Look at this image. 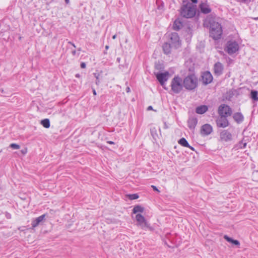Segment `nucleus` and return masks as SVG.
I'll return each mask as SVG.
<instances>
[{
    "label": "nucleus",
    "mask_w": 258,
    "mask_h": 258,
    "mask_svg": "<svg viewBox=\"0 0 258 258\" xmlns=\"http://www.w3.org/2000/svg\"><path fill=\"white\" fill-rule=\"evenodd\" d=\"M209 24L210 30V36L215 40H218L221 37L222 34V26L218 22L211 20V18L207 17L205 20V24Z\"/></svg>",
    "instance_id": "f257e3e1"
},
{
    "label": "nucleus",
    "mask_w": 258,
    "mask_h": 258,
    "mask_svg": "<svg viewBox=\"0 0 258 258\" xmlns=\"http://www.w3.org/2000/svg\"><path fill=\"white\" fill-rule=\"evenodd\" d=\"M197 6L189 2L184 4L181 9V15L186 18L194 17L196 13Z\"/></svg>",
    "instance_id": "f03ea898"
},
{
    "label": "nucleus",
    "mask_w": 258,
    "mask_h": 258,
    "mask_svg": "<svg viewBox=\"0 0 258 258\" xmlns=\"http://www.w3.org/2000/svg\"><path fill=\"white\" fill-rule=\"evenodd\" d=\"M183 86L188 90H192L198 86V80L195 74H189L183 79Z\"/></svg>",
    "instance_id": "7ed1b4c3"
},
{
    "label": "nucleus",
    "mask_w": 258,
    "mask_h": 258,
    "mask_svg": "<svg viewBox=\"0 0 258 258\" xmlns=\"http://www.w3.org/2000/svg\"><path fill=\"white\" fill-rule=\"evenodd\" d=\"M171 91L175 94L179 93L183 89V81L178 75L175 76L170 83Z\"/></svg>",
    "instance_id": "20e7f679"
},
{
    "label": "nucleus",
    "mask_w": 258,
    "mask_h": 258,
    "mask_svg": "<svg viewBox=\"0 0 258 258\" xmlns=\"http://www.w3.org/2000/svg\"><path fill=\"white\" fill-rule=\"evenodd\" d=\"M166 37L168 38V42L174 48H178L181 46V40L177 33H167Z\"/></svg>",
    "instance_id": "39448f33"
},
{
    "label": "nucleus",
    "mask_w": 258,
    "mask_h": 258,
    "mask_svg": "<svg viewBox=\"0 0 258 258\" xmlns=\"http://www.w3.org/2000/svg\"><path fill=\"white\" fill-rule=\"evenodd\" d=\"M218 113L219 116L228 117L231 115L232 113V110L228 105L225 104H222L219 106Z\"/></svg>",
    "instance_id": "423d86ee"
},
{
    "label": "nucleus",
    "mask_w": 258,
    "mask_h": 258,
    "mask_svg": "<svg viewBox=\"0 0 258 258\" xmlns=\"http://www.w3.org/2000/svg\"><path fill=\"white\" fill-rule=\"evenodd\" d=\"M136 219L137 221L138 225H139L141 228L143 229L148 228L151 231L153 230V228L149 225L145 217L141 214H138L136 216Z\"/></svg>",
    "instance_id": "0eeeda50"
},
{
    "label": "nucleus",
    "mask_w": 258,
    "mask_h": 258,
    "mask_svg": "<svg viewBox=\"0 0 258 258\" xmlns=\"http://www.w3.org/2000/svg\"><path fill=\"white\" fill-rule=\"evenodd\" d=\"M239 49L238 44L235 41H229L227 42L226 47L225 50L229 54L231 55Z\"/></svg>",
    "instance_id": "6e6552de"
},
{
    "label": "nucleus",
    "mask_w": 258,
    "mask_h": 258,
    "mask_svg": "<svg viewBox=\"0 0 258 258\" xmlns=\"http://www.w3.org/2000/svg\"><path fill=\"white\" fill-rule=\"evenodd\" d=\"M169 73L165 72L164 73H158L156 74V77L160 84L163 86L168 80L169 77Z\"/></svg>",
    "instance_id": "1a4fd4ad"
},
{
    "label": "nucleus",
    "mask_w": 258,
    "mask_h": 258,
    "mask_svg": "<svg viewBox=\"0 0 258 258\" xmlns=\"http://www.w3.org/2000/svg\"><path fill=\"white\" fill-rule=\"evenodd\" d=\"M227 117L223 116H219L216 120L217 127L225 128L228 126L229 123Z\"/></svg>",
    "instance_id": "9d476101"
},
{
    "label": "nucleus",
    "mask_w": 258,
    "mask_h": 258,
    "mask_svg": "<svg viewBox=\"0 0 258 258\" xmlns=\"http://www.w3.org/2000/svg\"><path fill=\"white\" fill-rule=\"evenodd\" d=\"M213 78L209 71H206L202 75V82L204 85H208L213 81Z\"/></svg>",
    "instance_id": "9b49d317"
},
{
    "label": "nucleus",
    "mask_w": 258,
    "mask_h": 258,
    "mask_svg": "<svg viewBox=\"0 0 258 258\" xmlns=\"http://www.w3.org/2000/svg\"><path fill=\"white\" fill-rule=\"evenodd\" d=\"M223 65L221 62L218 61L215 63L213 70L215 76H221L223 74Z\"/></svg>",
    "instance_id": "f8f14e48"
},
{
    "label": "nucleus",
    "mask_w": 258,
    "mask_h": 258,
    "mask_svg": "<svg viewBox=\"0 0 258 258\" xmlns=\"http://www.w3.org/2000/svg\"><path fill=\"white\" fill-rule=\"evenodd\" d=\"M199 8L201 13L204 14H209L212 11L210 5L207 2L201 3L199 5Z\"/></svg>",
    "instance_id": "ddd939ff"
},
{
    "label": "nucleus",
    "mask_w": 258,
    "mask_h": 258,
    "mask_svg": "<svg viewBox=\"0 0 258 258\" xmlns=\"http://www.w3.org/2000/svg\"><path fill=\"white\" fill-rule=\"evenodd\" d=\"M213 131L212 126L209 124H205L202 126L201 134L203 136H208Z\"/></svg>",
    "instance_id": "4468645a"
},
{
    "label": "nucleus",
    "mask_w": 258,
    "mask_h": 258,
    "mask_svg": "<svg viewBox=\"0 0 258 258\" xmlns=\"http://www.w3.org/2000/svg\"><path fill=\"white\" fill-rule=\"evenodd\" d=\"M220 137L222 140L225 142L230 141L232 139V134L227 130L222 131L220 133Z\"/></svg>",
    "instance_id": "2eb2a0df"
},
{
    "label": "nucleus",
    "mask_w": 258,
    "mask_h": 258,
    "mask_svg": "<svg viewBox=\"0 0 258 258\" xmlns=\"http://www.w3.org/2000/svg\"><path fill=\"white\" fill-rule=\"evenodd\" d=\"M45 215L43 214L41 215L40 216L36 218L35 219H33L32 221L31 225L33 228H35L37 227L40 222H41L45 218Z\"/></svg>",
    "instance_id": "dca6fc26"
},
{
    "label": "nucleus",
    "mask_w": 258,
    "mask_h": 258,
    "mask_svg": "<svg viewBox=\"0 0 258 258\" xmlns=\"http://www.w3.org/2000/svg\"><path fill=\"white\" fill-rule=\"evenodd\" d=\"M198 123V119L195 117H190L188 119V126L190 130H194Z\"/></svg>",
    "instance_id": "f3484780"
},
{
    "label": "nucleus",
    "mask_w": 258,
    "mask_h": 258,
    "mask_svg": "<svg viewBox=\"0 0 258 258\" xmlns=\"http://www.w3.org/2000/svg\"><path fill=\"white\" fill-rule=\"evenodd\" d=\"M233 117L234 120L238 123L241 122L244 119V117L240 112H236L234 113Z\"/></svg>",
    "instance_id": "a211bd4d"
},
{
    "label": "nucleus",
    "mask_w": 258,
    "mask_h": 258,
    "mask_svg": "<svg viewBox=\"0 0 258 258\" xmlns=\"http://www.w3.org/2000/svg\"><path fill=\"white\" fill-rule=\"evenodd\" d=\"M172 47L169 42H165L162 46L163 52L165 54H168L171 52V48Z\"/></svg>",
    "instance_id": "6ab92c4d"
},
{
    "label": "nucleus",
    "mask_w": 258,
    "mask_h": 258,
    "mask_svg": "<svg viewBox=\"0 0 258 258\" xmlns=\"http://www.w3.org/2000/svg\"><path fill=\"white\" fill-rule=\"evenodd\" d=\"M208 109L207 106L203 105L198 106L196 108V113L200 114H202L205 113Z\"/></svg>",
    "instance_id": "aec40b11"
},
{
    "label": "nucleus",
    "mask_w": 258,
    "mask_h": 258,
    "mask_svg": "<svg viewBox=\"0 0 258 258\" xmlns=\"http://www.w3.org/2000/svg\"><path fill=\"white\" fill-rule=\"evenodd\" d=\"M182 26V24L180 20L178 19L175 20L173 25V28L174 30L178 31L181 28Z\"/></svg>",
    "instance_id": "412c9836"
},
{
    "label": "nucleus",
    "mask_w": 258,
    "mask_h": 258,
    "mask_svg": "<svg viewBox=\"0 0 258 258\" xmlns=\"http://www.w3.org/2000/svg\"><path fill=\"white\" fill-rule=\"evenodd\" d=\"M144 210V208L140 205L135 206L133 210V213L136 214L137 213H143Z\"/></svg>",
    "instance_id": "4be33fe9"
},
{
    "label": "nucleus",
    "mask_w": 258,
    "mask_h": 258,
    "mask_svg": "<svg viewBox=\"0 0 258 258\" xmlns=\"http://www.w3.org/2000/svg\"><path fill=\"white\" fill-rule=\"evenodd\" d=\"M224 238L227 241L231 242L232 243H233L236 245H239L240 244V243L238 240H234L232 238L228 237L227 235H225L224 236Z\"/></svg>",
    "instance_id": "5701e85b"
},
{
    "label": "nucleus",
    "mask_w": 258,
    "mask_h": 258,
    "mask_svg": "<svg viewBox=\"0 0 258 258\" xmlns=\"http://www.w3.org/2000/svg\"><path fill=\"white\" fill-rule=\"evenodd\" d=\"M178 143L181 146H182L183 147H188L189 146L188 143L187 142L185 138H182L181 139H180L178 141Z\"/></svg>",
    "instance_id": "b1692460"
},
{
    "label": "nucleus",
    "mask_w": 258,
    "mask_h": 258,
    "mask_svg": "<svg viewBox=\"0 0 258 258\" xmlns=\"http://www.w3.org/2000/svg\"><path fill=\"white\" fill-rule=\"evenodd\" d=\"M41 123L45 128H49L50 127V121L48 118L42 120Z\"/></svg>",
    "instance_id": "393cba45"
},
{
    "label": "nucleus",
    "mask_w": 258,
    "mask_h": 258,
    "mask_svg": "<svg viewBox=\"0 0 258 258\" xmlns=\"http://www.w3.org/2000/svg\"><path fill=\"white\" fill-rule=\"evenodd\" d=\"M251 98L254 101H258V92L255 90L251 91Z\"/></svg>",
    "instance_id": "a878e982"
},
{
    "label": "nucleus",
    "mask_w": 258,
    "mask_h": 258,
    "mask_svg": "<svg viewBox=\"0 0 258 258\" xmlns=\"http://www.w3.org/2000/svg\"><path fill=\"white\" fill-rule=\"evenodd\" d=\"M156 4L157 6V9L159 10H163L164 8V4L162 1V0H156Z\"/></svg>",
    "instance_id": "bb28decb"
},
{
    "label": "nucleus",
    "mask_w": 258,
    "mask_h": 258,
    "mask_svg": "<svg viewBox=\"0 0 258 258\" xmlns=\"http://www.w3.org/2000/svg\"><path fill=\"white\" fill-rule=\"evenodd\" d=\"M128 197L129 199L131 200H136V199H138L139 197L138 195L137 194L128 195Z\"/></svg>",
    "instance_id": "cd10ccee"
},
{
    "label": "nucleus",
    "mask_w": 258,
    "mask_h": 258,
    "mask_svg": "<svg viewBox=\"0 0 258 258\" xmlns=\"http://www.w3.org/2000/svg\"><path fill=\"white\" fill-rule=\"evenodd\" d=\"M10 147H11V148H12L13 149H20V146L17 144L12 143V144H10Z\"/></svg>",
    "instance_id": "c85d7f7f"
},
{
    "label": "nucleus",
    "mask_w": 258,
    "mask_h": 258,
    "mask_svg": "<svg viewBox=\"0 0 258 258\" xmlns=\"http://www.w3.org/2000/svg\"><path fill=\"white\" fill-rule=\"evenodd\" d=\"M94 75L96 79V81L95 83H96V84L97 85H99V84H100V81H99V75L97 74L96 73H94Z\"/></svg>",
    "instance_id": "c756f323"
},
{
    "label": "nucleus",
    "mask_w": 258,
    "mask_h": 258,
    "mask_svg": "<svg viewBox=\"0 0 258 258\" xmlns=\"http://www.w3.org/2000/svg\"><path fill=\"white\" fill-rule=\"evenodd\" d=\"M151 187L154 190L157 191L158 192H160V190L157 188V187L155 185H151Z\"/></svg>",
    "instance_id": "7c9ffc66"
},
{
    "label": "nucleus",
    "mask_w": 258,
    "mask_h": 258,
    "mask_svg": "<svg viewBox=\"0 0 258 258\" xmlns=\"http://www.w3.org/2000/svg\"><path fill=\"white\" fill-rule=\"evenodd\" d=\"M86 63L84 62H82L81 63V68H82V69H85L86 68Z\"/></svg>",
    "instance_id": "2f4dec72"
},
{
    "label": "nucleus",
    "mask_w": 258,
    "mask_h": 258,
    "mask_svg": "<svg viewBox=\"0 0 258 258\" xmlns=\"http://www.w3.org/2000/svg\"><path fill=\"white\" fill-rule=\"evenodd\" d=\"M6 217L8 219H10V218H11V215L10 213H8V212H7V213H6Z\"/></svg>",
    "instance_id": "473e14b6"
},
{
    "label": "nucleus",
    "mask_w": 258,
    "mask_h": 258,
    "mask_svg": "<svg viewBox=\"0 0 258 258\" xmlns=\"http://www.w3.org/2000/svg\"><path fill=\"white\" fill-rule=\"evenodd\" d=\"M72 54L73 56H75L76 54H77V52H76V50H75V49H73L72 51Z\"/></svg>",
    "instance_id": "72a5a7b5"
},
{
    "label": "nucleus",
    "mask_w": 258,
    "mask_h": 258,
    "mask_svg": "<svg viewBox=\"0 0 258 258\" xmlns=\"http://www.w3.org/2000/svg\"><path fill=\"white\" fill-rule=\"evenodd\" d=\"M68 43H69V44H70L71 45H72L74 48H76V46L75 44L73 42H71V41H69V42H68Z\"/></svg>",
    "instance_id": "f704fd0d"
},
{
    "label": "nucleus",
    "mask_w": 258,
    "mask_h": 258,
    "mask_svg": "<svg viewBox=\"0 0 258 258\" xmlns=\"http://www.w3.org/2000/svg\"><path fill=\"white\" fill-rule=\"evenodd\" d=\"M190 1L192 2L191 4H194V5L197 4L198 2L197 0H190Z\"/></svg>",
    "instance_id": "c9c22d12"
},
{
    "label": "nucleus",
    "mask_w": 258,
    "mask_h": 258,
    "mask_svg": "<svg viewBox=\"0 0 258 258\" xmlns=\"http://www.w3.org/2000/svg\"><path fill=\"white\" fill-rule=\"evenodd\" d=\"M187 148H189L192 151H195V149L194 147H192V146H190L189 145V146L188 147H187Z\"/></svg>",
    "instance_id": "e433bc0d"
},
{
    "label": "nucleus",
    "mask_w": 258,
    "mask_h": 258,
    "mask_svg": "<svg viewBox=\"0 0 258 258\" xmlns=\"http://www.w3.org/2000/svg\"><path fill=\"white\" fill-rule=\"evenodd\" d=\"M21 152L22 154H25L27 153V150L26 149L22 150H21Z\"/></svg>",
    "instance_id": "4c0bfd02"
},
{
    "label": "nucleus",
    "mask_w": 258,
    "mask_h": 258,
    "mask_svg": "<svg viewBox=\"0 0 258 258\" xmlns=\"http://www.w3.org/2000/svg\"><path fill=\"white\" fill-rule=\"evenodd\" d=\"M152 109H153V107H152V106H148V110H152Z\"/></svg>",
    "instance_id": "58836bf2"
},
{
    "label": "nucleus",
    "mask_w": 258,
    "mask_h": 258,
    "mask_svg": "<svg viewBox=\"0 0 258 258\" xmlns=\"http://www.w3.org/2000/svg\"><path fill=\"white\" fill-rule=\"evenodd\" d=\"M93 93L94 95H96V92L94 89H93Z\"/></svg>",
    "instance_id": "ea45409f"
},
{
    "label": "nucleus",
    "mask_w": 258,
    "mask_h": 258,
    "mask_svg": "<svg viewBox=\"0 0 258 258\" xmlns=\"http://www.w3.org/2000/svg\"><path fill=\"white\" fill-rule=\"evenodd\" d=\"M164 128L166 129L168 128L166 122L164 123Z\"/></svg>",
    "instance_id": "a19ab883"
},
{
    "label": "nucleus",
    "mask_w": 258,
    "mask_h": 258,
    "mask_svg": "<svg viewBox=\"0 0 258 258\" xmlns=\"http://www.w3.org/2000/svg\"><path fill=\"white\" fill-rule=\"evenodd\" d=\"M243 147H241V148H245V147H246V143H243Z\"/></svg>",
    "instance_id": "79ce46f5"
},
{
    "label": "nucleus",
    "mask_w": 258,
    "mask_h": 258,
    "mask_svg": "<svg viewBox=\"0 0 258 258\" xmlns=\"http://www.w3.org/2000/svg\"><path fill=\"white\" fill-rule=\"evenodd\" d=\"M126 92H130V88H129V87H127V88H126Z\"/></svg>",
    "instance_id": "37998d69"
},
{
    "label": "nucleus",
    "mask_w": 258,
    "mask_h": 258,
    "mask_svg": "<svg viewBox=\"0 0 258 258\" xmlns=\"http://www.w3.org/2000/svg\"><path fill=\"white\" fill-rule=\"evenodd\" d=\"M108 143L109 144H114V142H112V141H109V142H108Z\"/></svg>",
    "instance_id": "c03bdc74"
},
{
    "label": "nucleus",
    "mask_w": 258,
    "mask_h": 258,
    "mask_svg": "<svg viewBox=\"0 0 258 258\" xmlns=\"http://www.w3.org/2000/svg\"><path fill=\"white\" fill-rule=\"evenodd\" d=\"M66 4H69L70 3V0H64Z\"/></svg>",
    "instance_id": "a18cd8bd"
},
{
    "label": "nucleus",
    "mask_w": 258,
    "mask_h": 258,
    "mask_svg": "<svg viewBox=\"0 0 258 258\" xmlns=\"http://www.w3.org/2000/svg\"><path fill=\"white\" fill-rule=\"evenodd\" d=\"M116 35H114L112 36V38H113V39H115L116 38Z\"/></svg>",
    "instance_id": "49530a36"
},
{
    "label": "nucleus",
    "mask_w": 258,
    "mask_h": 258,
    "mask_svg": "<svg viewBox=\"0 0 258 258\" xmlns=\"http://www.w3.org/2000/svg\"><path fill=\"white\" fill-rule=\"evenodd\" d=\"M108 48H109V46L108 45H106L105 46V49L107 50V49H108Z\"/></svg>",
    "instance_id": "de8ad7c7"
},
{
    "label": "nucleus",
    "mask_w": 258,
    "mask_h": 258,
    "mask_svg": "<svg viewBox=\"0 0 258 258\" xmlns=\"http://www.w3.org/2000/svg\"><path fill=\"white\" fill-rule=\"evenodd\" d=\"M253 19L254 20H258V17H257L253 18Z\"/></svg>",
    "instance_id": "09e8293b"
},
{
    "label": "nucleus",
    "mask_w": 258,
    "mask_h": 258,
    "mask_svg": "<svg viewBox=\"0 0 258 258\" xmlns=\"http://www.w3.org/2000/svg\"><path fill=\"white\" fill-rule=\"evenodd\" d=\"M76 77L78 78V77H80V75L79 74H76Z\"/></svg>",
    "instance_id": "8fccbe9b"
},
{
    "label": "nucleus",
    "mask_w": 258,
    "mask_h": 258,
    "mask_svg": "<svg viewBox=\"0 0 258 258\" xmlns=\"http://www.w3.org/2000/svg\"><path fill=\"white\" fill-rule=\"evenodd\" d=\"M78 50V51H81V48H79Z\"/></svg>",
    "instance_id": "3c124183"
},
{
    "label": "nucleus",
    "mask_w": 258,
    "mask_h": 258,
    "mask_svg": "<svg viewBox=\"0 0 258 258\" xmlns=\"http://www.w3.org/2000/svg\"><path fill=\"white\" fill-rule=\"evenodd\" d=\"M242 1H243V2H245L246 0H242Z\"/></svg>",
    "instance_id": "603ef678"
}]
</instances>
